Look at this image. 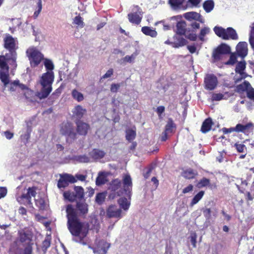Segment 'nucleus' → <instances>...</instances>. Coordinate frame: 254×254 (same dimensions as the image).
I'll list each match as a JSON object with an SVG mask.
<instances>
[{
  "instance_id": "nucleus-26",
  "label": "nucleus",
  "mask_w": 254,
  "mask_h": 254,
  "mask_svg": "<svg viewBox=\"0 0 254 254\" xmlns=\"http://www.w3.org/2000/svg\"><path fill=\"white\" fill-rule=\"evenodd\" d=\"M173 47L178 48L186 45L187 43V41L184 38L176 34L173 37Z\"/></svg>"
},
{
  "instance_id": "nucleus-52",
  "label": "nucleus",
  "mask_w": 254,
  "mask_h": 254,
  "mask_svg": "<svg viewBox=\"0 0 254 254\" xmlns=\"http://www.w3.org/2000/svg\"><path fill=\"white\" fill-rule=\"evenodd\" d=\"M222 54L217 49H216L213 52L212 54V57L215 60H219L221 59Z\"/></svg>"
},
{
  "instance_id": "nucleus-54",
  "label": "nucleus",
  "mask_w": 254,
  "mask_h": 254,
  "mask_svg": "<svg viewBox=\"0 0 254 254\" xmlns=\"http://www.w3.org/2000/svg\"><path fill=\"white\" fill-rule=\"evenodd\" d=\"M37 6H38V10L35 11L34 13V17L36 18L38 17V15L40 13L42 8V0H38L37 2Z\"/></svg>"
},
{
  "instance_id": "nucleus-42",
  "label": "nucleus",
  "mask_w": 254,
  "mask_h": 254,
  "mask_svg": "<svg viewBox=\"0 0 254 254\" xmlns=\"http://www.w3.org/2000/svg\"><path fill=\"white\" fill-rule=\"evenodd\" d=\"M106 196V193L104 192L98 193L96 196V202L99 204H101L104 201Z\"/></svg>"
},
{
  "instance_id": "nucleus-58",
  "label": "nucleus",
  "mask_w": 254,
  "mask_h": 254,
  "mask_svg": "<svg viewBox=\"0 0 254 254\" xmlns=\"http://www.w3.org/2000/svg\"><path fill=\"white\" fill-rule=\"evenodd\" d=\"M211 210L210 208H205L203 210V213L206 219H209L211 217Z\"/></svg>"
},
{
  "instance_id": "nucleus-6",
  "label": "nucleus",
  "mask_w": 254,
  "mask_h": 254,
  "mask_svg": "<svg viewBox=\"0 0 254 254\" xmlns=\"http://www.w3.org/2000/svg\"><path fill=\"white\" fill-rule=\"evenodd\" d=\"M4 46L5 48L9 51V54L12 56V62H16L17 54L16 50L17 48V40L16 38H13L9 34H7L4 39Z\"/></svg>"
},
{
  "instance_id": "nucleus-21",
  "label": "nucleus",
  "mask_w": 254,
  "mask_h": 254,
  "mask_svg": "<svg viewBox=\"0 0 254 254\" xmlns=\"http://www.w3.org/2000/svg\"><path fill=\"white\" fill-rule=\"evenodd\" d=\"M6 87H8L9 90L11 91H19V90H24L26 89V86L23 84L19 83L18 80H15L12 82L9 83V81H8V83L5 86Z\"/></svg>"
},
{
  "instance_id": "nucleus-10",
  "label": "nucleus",
  "mask_w": 254,
  "mask_h": 254,
  "mask_svg": "<svg viewBox=\"0 0 254 254\" xmlns=\"http://www.w3.org/2000/svg\"><path fill=\"white\" fill-rule=\"evenodd\" d=\"M18 234L20 242L28 244L25 249L24 254H31L32 249L31 246L29 245L32 237L31 233L28 231L21 230L19 231Z\"/></svg>"
},
{
  "instance_id": "nucleus-18",
  "label": "nucleus",
  "mask_w": 254,
  "mask_h": 254,
  "mask_svg": "<svg viewBox=\"0 0 254 254\" xmlns=\"http://www.w3.org/2000/svg\"><path fill=\"white\" fill-rule=\"evenodd\" d=\"M110 246L106 242L101 241L99 243L97 248L93 250V252L97 254H106Z\"/></svg>"
},
{
  "instance_id": "nucleus-47",
  "label": "nucleus",
  "mask_w": 254,
  "mask_h": 254,
  "mask_svg": "<svg viewBox=\"0 0 254 254\" xmlns=\"http://www.w3.org/2000/svg\"><path fill=\"white\" fill-rule=\"evenodd\" d=\"M44 65L47 70H52L54 69L53 63L50 60H48V59L45 60Z\"/></svg>"
},
{
  "instance_id": "nucleus-56",
  "label": "nucleus",
  "mask_w": 254,
  "mask_h": 254,
  "mask_svg": "<svg viewBox=\"0 0 254 254\" xmlns=\"http://www.w3.org/2000/svg\"><path fill=\"white\" fill-rule=\"evenodd\" d=\"M190 242L193 247V248L196 247V238L197 235L195 233H191L190 234Z\"/></svg>"
},
{
  "instance_id": "nucleus-23",
  "label": "nucleus",
  "mask_w": 254,
  "mask_h": 254,
  "mask_svg": "<svg viewBox=\"0 0 254 254\" xmlns=\"http://www.w3.org/2000/svg\"><path fill=\"white\" fill-rule=\"evenodd\" d=\"M248 44L246 42H239L236 47V50L238 55L242 57H244L247 55Z\"/></svg>"
},
{
  "instance_id": "nucleus-46",
  "label": "nucleus",
  "mask_w": 254,
  "mask_h": 254,
  "mask_svg": "<svg viewBox=\"0 0 254 254\" xmlns=\"http://www.w3.org/2000/svg\"><path fill=\"white\" fill-rule=\"evenodd\" d=\"M210 184V181L209 179L205 178L202 179L197 184V187L201 188L202 187H206Z\"/></svg>"
},
{
  "instance_id": "nucleus-8",
  "label": "nucleus",
  "mask_w": 254,
  "mask_h": 254,
  "mask_svg": "<svg viewBox=\"0 0 254 254\" xmlns=\"http://www.w3.org/2000/svg\"><path fill=\"white\" fill-rule=\"evenodd\" d=\"M74 191H66L64 192L63 195L65 199L69 201L73 202L76 199H81L84 197V191L82 187L75 186Z\"/></svg>"
},
{
  "instance_id": "nucleus-14",
  "label": "nucleus",
  "mask_w": 254,
  "mask_h": 254,
  "mask_svg": "<svg viewBox=\"0 0 254 254\" xmlns=\"http://www.w3.org/2000/svg\"><path fill=\"white\" fill-rule=\"evenodd\" d=\"M253 126L252 123H248L246 125L239 124L234 127L223 128L222 130L224 133H230L233 131L246 132L252 128Z\"/></svg>"
},
{
  "instance_id": "nucleus-35",
  "label": "nucleus",
  "mask_w": 254,
  "mask_h": 254,
  "mask_svg": "<svg viewBox=\"0 0 254 254\" xmlns=\"http://www.w3.org/2000/svg\"><path fill=\"white\" fill-rule=\"evenodd\" d=\"M250 83L248 81H244L243 83L240 84L237 86L236 91L238 92H242L243 91H247L250 86Z\"/></svg>"
},
{
  "instance_id": "nucleus-1",
  "label": "nucleus",
  "mask_w": 254,
  "mask_h": 254,
  "mask_svg": "<svg viewBox=\"0 0 254 254\" xmlns=\"http://www.w3.org/2000/svg\"><path fill=\"white\" fill-rule=\"evenodd\" d=\"M67 218V227L71 234L75 237L73 240L84 245L86 242L84 239L88 233V228L86 224L80 221L77 215V212L71 204L66 207Z\"/></svg>"
},
{
  "instance_id": "nucleus-4",
  "label": "nucleus",
  "mask_w": 254,
  "mask_h": 254,
  "mask_svg": "<svg viewBox=\"0 0 254 254\" xmlns=\"http://www.w3.org/2000/svg\"><path fill=\"white\" fill-rule=\"evenodd\" d=\"M11 57L9 54H6L5 56H0V79L5 86L9 81V67L7 62L10 60L12 61ZM12 62L14 66L16 67L15 63Z\"/></svg>"
},
{
  "instance_id": "nucleus-43",
  "label": "nucleus",
  "mask_w": 254,
  "mask_h": 254,
  "mask_svg": "<svg viewBox=\"0 0 254 254\" xmlns=\"http://www.w3.org/2000/svg\"><path fill=\"white\" fill-rule=\"evenodd\" d=\"M73 23L77 25L78 27L83 28L84 26L82 18L80 16H77L73 19Z\"/></svg>"
},
{
  "instance_id": "nucleus-30",
  "label": "nucleus",
  "mask_w": 254,
  "mask_h": 254,
  "mask_svg": "<svg viewBox=\"0 0 254 254\" xmlns=\"http://www.w3.org/2000/svg\"><path fill=\"white\" fill-rule=\"evenodd\" d=\"M105 152L102 150L95 149L90 153V156L94 160H98L102 158L105 156Z\"/></svg>"
},
{
  "instance_id": "nucleus-5",
  "label": "nucleus",
  "mask_w": 254,
  "mask_h": 254,
  "mask_svg": "<svg viewBox=\"0 0 254 254\" xmlns=\"http://www.w3.org/2000/svg\"><path fill=\"white\" fill-rule=\"evenodd\" d=\"M213 30L216 35L223 39L237 40L238 39L236 31L231 27L224 29L222 27L215 26Z\"/></svg>"
},
{
  "instance_id": "nucleus-24",
  "label": "nucleus",
  "mask_w": 254,
  "mask_h": 254,
  "mask_svg": "<svg viewBox=\"0 0 254 254\" xmlns=\"http://www.w3.org/2000/svg\"><path fill=\"white\" fill-rule=\"evenodd\" d=\"M121 187V182L120 180L118 179H116L114 180L112 183L111 184L110 189L113 191H115L117 195L120 196L123 194V191L119 190H118Z\"/></svg>"
},
{
  "instance_id": "nucleus-17",
  "label": "nucleus",
  "mask_w": 254,
  "mask_h": 254,
  "mask_svg": "<svg viewBox=\"0 0 254 254\" xmlns=\"http://www.w3.org/2000/svg\"><path fill=\"white\" fill-rule=\"evenodd\" d=\"M245 68L246 63L245 62H241L238 63L235 69L237 73L235 78L237 82L246 77L247 75L244 71Z\"/></svg>"
},
{
  "instance_id": "nucleus-38",
  "label": "nucleus",
  "mask_w": 254,
  "mask_h": 254,
  "mask_svg": "<svg viewBox=\"0 0 254 254\" xmlns=\"http://www.w3.org/2000/svg\"><path fill=\"white\" fill-rule=\"evenodd\" d=\"M71 95L72 97L78 102H81L84 99L83 95L76 89H73L72 91Z\"/></svg>"
},
{
  "instance_id": "nucleus-60",
  "label": "nucleus",
  "mask_w": 254,
  "mask_h": 254,
  "mask_svg": "<svg viewBox=\"0 0 254 254\" xmlns=\"http://www.w3.org/2000/svg\"><path fill=\"white\" fill-rule=\"evenodd\" d=\"M113 74V69L112 68L109 69L106 73L102 76V79H105L110 77Z\"/></svg>"
},
{
  "instance_id": "nucleus-9",
  "label": "nucleus",
  "mask_w": 254,
  "mask_h": 254,
  "mask_svg": "<svg viewBox=\"0 0 254 254\" xmlns=\"http://www.w3.org/2000/svg\"><path fill=\"white\" fill-rule=\"evenodd\" d=\"M36 194L35 189L34 188H29L22 195L17 196L16 199L21 204L31 205L32 204L31 197H35Z\"/></svg>"
},
{
  "instance_id": "nucleus-31",
  "label": "nucleus",
  "mask_w": 254,
  "mask_h": 254,
  "mask_svg": "<svg viewBox=\"0 0 254 254\" xmlns=\"http://www.w3.org/2000/svg\"><path fill=\"white\" fill-rule=\"evenodd\" d=\"M212 125V120L210 118L206 119L202 123L201 131L203 133H206L209 131Z\"/></svg>"
},
{
  "instance_id": "nucleus-61",
  "label": "nucleus",
  "mask_w": 254,
  "mask_h": 254,
  "mask_svg": "<svg viewBox=\"0 0 254 254\" xmlns=\"http://www.w3.org/2000/svg\"><path fill=\"white\" fill-rule=\"evenodd\" d=\"M120 87V85L119 84H112L111 86V91L112 92L116 93L118 91Z\"/></svg>"
},
{
  "instance_id": "nucleus-33",
  "label": "nucleus",
  "mask_w": 254,
  "mask_h": 254,
  "mask_svg": "<svg viewBox=\"0 0 254 254\" xmlns=\"http://www.w3.org/2000/svg\"><path fill=\"white\" fill-rule=\"evenodd\" d=\"M196 174V171L191 169H188L183 172L182 176L186 179H190L193 178Z\"/></svg>"
},
{
  "instance_id": "nucleus-22",
  "label": "nucleus",
  "mask_w": 254,
  "mask_h": 254,
  "mask_svg": "<svg viewBox=\"0 0 254 254\" xmlns=\"http://www.w3.org/2000/svg\"><path fill=\"white\" fill-rule=\"evenodd\" d=\"M184 17L189 20H195L201 23H204V20L200 14L196 12L191 11L184 14Z\"/></svg>"
},
{
  "instance_id": "nucleus-49",
  "label": "nucleus",
  "mask_w": 254,
  "mask_h": 254,
  "mask_svg": "<svg viewBox=\"0 0 254 254\" xmlns=\"http://www.w3.org/2000/svg\"><path fill=\"white\" fill-rule=\"evenodd\" d=\"M247 97L253 100H254V89L252 87L251 85L247 91Z\"/></svg>"
},
{
  "instance_id": "nucleus-50",
  "label": "nucleus",
  "mask_w": 254,
  "mask_h": 254,
  "mask_svg": "<svg viewBox=\"0 0 254 254\" xmlns=\"http://www.w3.org/2000/svg\"><path fill=\"white\" fill-rule=\"evenodd\" d=\"M237 61V56L235 54L233 53L231 55L229 60L226 63L228 65H233Z\"/></svg>"
},
{
  "instance_id": "nucleus-15",
  "label": "nucleus",
  "mask_w": 254,
  "mask_h": 254,
  "mask_svg": "<svg viewBox=\"0 0 254 254\" xmlns=\"http://www.w3.org/2000/svg\"><path fill=\"white\" fill-rule=\"evenodd\" d=\"M218 83L217 77L213 74H208L204 79L205 88L212 90L215 88Z\"/></svg>"
},
{
  "instance_id": "nucleus-45",
  "label": "nucleus",
  "mask_w": 254,
  "mask_h": 254,
  "mask_svg": "<svg viewBox=\"0 0 254 254\" xmlns=\"http://www.w3.org/2000/svg\"><path fill=\"white\" fill-rule=\"evenodd\" d=\"M185 0H169V3L174 9H176L181 5Z\"/></svg>"
},
{
  "instance_id": "nucleus-48",
  "label": "nucleus",
  "mask_w": 254,
  "mask_h": 254,
  "mask_svg": "<svg viewBox=\"0 0 254 254\" xmlns=\"http://www.w3.org/2000/svg\"><path fill=\"white\" fill-rule=\"evenodd\" d=\"M249 42L251 46H254V23L251 27V30L250 33Z\"/></svg>"
},
{
  "instance_id": "nucleus-29",
  "label": "nucleus",
  "mask_w": 254,
  "mask_h": 254,
  "mask_svg": "<svg viewBox=\"0 0 254 254\" xmlns=\"http://www.w3.org/2000/svg\"><path fill=\"white\" fill-rule=\"evenodd\" d=\"M186 23L184 21H181L177 23V34L183 35L186 33Z\"/></svg>"
},
{
  "instance_id": "nucleus-36",
  "label": "nucleus",
  "mask_w": 254,
  "mask_h": 254,
  "mask_svg": "<svg viewBox=\"0 0 254 254\" xmlns=\"http://www.w3.org/2000/svg\"><path fill=\"white\" fill-rule=\"evenodd\" d=\"M214 3L212 0H208L205 1L203 7L206 12H210L214 8Z\"/></svg>"
},
{
  "instance_id": "nucleus-59",
  "label": "nucleus",
  "mask_w": 254,
  "mask_h": 254,
  "mask_svg": "<svg viewBox=\"0 0 254 254\" xmlns=\"http://www.w3.org/2000/svg\"><path fill=\"white\" fill-rule=\"evenodd\" d=\"M235 146L239 152H243L245 149V146L244 144L236 143Z\"/></svg>"
},
{
  "instance_id": "nucleus-34",
  "label": "nucleus",
  "mask_w": 254,
  "mask_h": 254,
  "mask_svg": "<svg viewBox=\"0 0 254 254\" xmlns=\"http://www.w3.org/2000/svg\"><path fill=\"white\" fill-rule=\"evenodd\" d=\"M176 128L175 124L172 119H169L165 127V131L168 133H172Z\"/></svg>"
},
{
  "instance_id": "nucleus-57",
  "label": "nucleus",
  "mask_w": 254,
  "mask_h": 254,
  "mask_svg": "<svg viewBox=\"0 0 254 254\" xmlns=\"http://www.w3.org/2000/svg\"><path fill=\"white\" fill-rule=\"evenodd\" d=\"M50 240L47 238L43 242L42 248L46 251L50 246Z\"/></svg>"
},
{
  "instance_id": "nucleus-27",
  "label": "nucleus",
  "mask_w": 254,
  "mask_h": 254,
  "mask_svg": "<svg viewBox=\"0 0 254 254\" xmlns=\"http://www.w3.org/2000/svg\"><path fill=\"white\" fill-rule=\"evenodd\" d=\"M107 173L104 172H100L96 180V184L97 186H101L105 184L107 181Z\"/></svg>"
},
{
  "instance_id": "nucleus-12",
  "label": "nucleus",
  "mask_w": 254,
  "mask_h": 254,
  "mask_svg": "<svg viewBox=\"0 0 254 254\" xmlns=\"http://www.w3.org/2000/svg\"><path fill=\"white\" fill-rule=\"evenodd\" d=\"M60 132L67 137V139L74 140L76 138L77 134L75 132L73 126L71 123L63 124L60 129Z\"/></svg>"
},
{
  "instance_id": "nucleus-2",
  "label": "nucleus",
  "mask_w": 254,
  "mask_h": 254,
  "mask_svg": "<svg viewBox=\"0 0 254 254\" xmlns=\"http://www.w3.org/2000/svg\"><path fill=\"white\" fill-rule=\"evenodd\" d=\"M54 79V75L53 71H47L42 74L39 80L42 88L40 91L36 92L35 94V95L40 99L46 98L52 91V84Z\"/></svg>"
},
{
  "instance_id": "nucleus-41",
  "label": "nucleus",
  "mask_w": 254,
  "mask_h": 254,
  "mask_svg": "<svg viewBox=\"0 0 254 254\" xmlns=\"http://www.w3.org/2000/svg\"><path fill=\"white\" fill-rule=\"evenodd\" d=\"M210 32V28L207 27L201 29L198 36L199 40L202 42L205 41L204 37Z\"/></svg>"
},
{
  "instance_id": "nucleus-28",
  "label": "nucleus",
  "mask_w": 254,
  "mask_h": 254,
  "mask_svg": "<svg viewBox=\"0 0 254 254\" xmlns=\"http://www.w3.org/2000/svg\"><path fill=\"white\" fill-rule=\"evenodd\" d=\"M141 31L144 34L149 36L152 38H155L157 36V32L156 30L148 26L142 27Z\"/></svg>"
},
{
  "instance_id": "nucleus-3",
  "label": "nucleus",
  "mask_w": 254,
  "mask_h": 254,
  "mask_svg": "<svg viewBox=\"0 0 254 254\" xmlns=\"http://www.w3.org/2000/svg\"><path fill=\"white\" fill-rule=\"evenodd\" d=\"M123 187H124V191L125 194L128 197V199H127L126 197H121L118 200V202L120 206L125 211H127L130 205V199L131 198V190H132V180L131 177L128 175H125L123 178Z\"/></svg>"
},
{
  "instance_id": "nucleus-51",
  "label": "nucleus",
  "mask_w": 254,
  "mask_h": 254,
  "mask_svg": "<svg viewBox=\"0 0 254 254\" xmlns=\"http://www.w3.org/2000/svg\"><path fill=\"white\" fill-rule=\"evenodd\" d=\"M30 130L28 128L26 132L24 134L20 136L21 139L25 143L28 142L30 138Z\"/></svg>"
},
{
  "instance_id": "nucleus-63",
  "label": "nucleus",
  "mask_w": 254,
  "mask_h": 254,
  "mask_svg": "<svg viewBox=\"0 0 254 254\" xmlns=\"http://www.w3.org/2000/svg\"><path fill=\"white\" fill-rule=\"evenodd\" d=\"M74 177L77 180H78L81 181H84L87 178V176L77 174Z\"/></svg>"
},
{
  "instance_id": "nucleus-37",
  "label": "nucleus",
  "mask_w": 254,
  "mask_h": 254,
  "mask_svg": "<svg viewBox=\"0 0 254 254\" xmlns=\"http://www.w3.org/2000/svg\"><path fill=\"white\" fill-rule=\"evenodd\" d=\"M136 136V132L134 129H128L126 130V139L129 141L133 140Z\"/></svg>"
},
{
  "instance_id": "nucleus-16",
  "label": "nucleus",
  "mask_w": 254,
  "mask_h": 254,
  "mask_svg": "<svg viewBox=\"0 0 254 254\" xmlns=\"http://www.w3.org/2000/svg\"><path fill=\"white\" fill-rule=\"evenodd\" d=\"M107 216L109 218H117L120 219L122 217V211L116 205H110L106 211Z\"/></svg>"
},
{
  "instance_id": "nucleus-64",
  "label": "nucleus",
  "mask_w": 254,
  "mask_h": 254,
  "mask_svg": "<svg viewBox=\"0 0 254 254\" xmlns=\"http://www.w3.org/2000/svg\"><path fill=\"white\" fill-rule=\"evenodd\" d=\"M193 189V186L192 185H189L188 187L185 188L183 190V192L184 193H186L188 192H189L192 190Z\"/></svg>"
},
{
  "instance_id": "nucleus-55",
  "label": "nucleus",
  "mask_w": 254,
  "mask_h": 254,
  "mask_svg": "<svg viewBox=\"0 0 254 254\" xmlns=\"http://www.w3.org/2000/svg\"><path fill=\"white\" fill-rule=\"evenodd\" d=\"M224 95L221 93H214L212 96V101H220L223 98Z\"/></svg>"
},
{
  "instance_id": "nucleus-32",
  "label": "nucleus",
  "mask_w": 254,
  "mask_h": 254,
  "mask_svg": "<svg viewBox=\"0 0 254 254\" xmlns=\"http://www.w3.org/2000/svg\"><path fill=\"white\" fill-rule=\"evenodd\" d=\"M138 55V52L137 51H135L134 53H133L130 56H126L125 57L123 58L120 60V63L121 64H125L126 63H132L135 59L136 58V56Z\"/></svg>"
},
{
  "instance_id": "nucleus-7",
  "label": "nucleus",
  "mask_w": 254,
  "mask_h": 254,
  "mask_svg": "<svg viewBox=\"0 0 254 254\" xmlns=\"http://www.w3.org/2000/svg\"><path fill=\"white\" fill-rule=\"evenodd\" d=\"M31 66H37L44 59L43 54L35 47H30L26 51Z\"/></svg>"
},
{
  "instance_id": "nucleus-25",
  "label": "nucleus",
  "mask_w": 254,
  "mask_h": 254,
  "mask_svg": "<svg viewBox=\"0 0 254 254\" xmlns=\"http://www.w3.org/2000/svg\"><path fill=\"white\" fill-rule=\"evenodd\" d=\"M86 110L80 105H77L72 109L73 116L78 119H81L86 113Z\"/></svg>"
},
{
  "instance_id": "nucleus-39",
  "label": "nucleus",
  "mask_w": 254,
  "mask_h": 254,
  "mask_svg": "<svg viewBox=\"0 0 254 254\" xmlns=\"http://www.w3.org/2000/svg\"><path fill=\"white\" fill-rule=\"evenodd\" d=\"M223 55L230 53V47L226 44H222L217 48Z\"/></svg>"
},
{
  "instance_id": "nucleus-11",
  "label": "nucleus",
  "mask_w": 254,
  "mask_h": 254,
  "mask_svg": "<svg viewBox=\"0 0 254 254\" xmlns=\"http://www.w3.org/2000/svg\"><path fill=\"white\" fill-rule=\"evenodd\" d=\"M142 14V9L138 6H134L128 14V20L131 23L138 24L141 21Z\"/></svg>"
},
{
  "instance_id": "nucleus-44",
  "label": "nucleus",
  "mask_w": 254,
  "mask_h": 254,
  "mask_svg": "<svg viewBox=\"0 0 254 254\" xmlns=\"http://www.w3.org/2000/svg\"><path fill=\"white\" fill-rule=\"evenodd\" d=\"M35 203L40 209L44 210L46 207L45 200L42 198L35 199Z\"/></svg>"
},
{
  "instance_id": "nucleus-40",
  "label": "nucleus",
  "mask_w": 254,
  "mask_h": 254,
  "mask_svg": "<svg viewBox=\"0 0 254 254\" xmlns=\"http://www.w3.org/2000/svg\"><path fill=\"white\" fill-rule=\"evenodd\" d=\"M204 193V192L203 191H200L196 194L192 199V201L190 202V205L192 206L194 204H196L202 198Z\"/></svg>"
},
{
  "instance_id": "nucleus-53",
  "label": "nucleus",
  "mask_w": 254,
  "mask_h": 254,
  "mask_svg": "<svg viewBox=\"0 0 254 254\" xmlns=\"http://www.w3.org/2000/svg\"><path fill=\"white\" fill-rule=\"evenodd\" d=\"M184 35H185V37L190 40V41H194L197 39V35L194 33H188L186 32Z\"/></svg>"
},
{
  "instance_id": "nucleus-62",
  "label": "nucleus",
  "mask_w": 254,
  "mask_h": 254,
  "mask_svg": "<svg viewBox=\"0 0 254 254\" xmlns=\"http://www.w3.org/2000/svg\"><path fill=\"white\" fill-rule=\"evenodd\" d=\"M7 193V189L5 187H0V199L4 197Z\"/></svg>"
},
{
  "instance_id": "nucleus-19",
  "label": "nucleus",
  "mask_w": 254,
  "mask_h": 254,
  "mask_svg": "<svg viewBox=\"0 0 254 254\" xmlns=\"http://www.w3.org/2000/svg\"><path fill=\"white\" fill-rule=\"evenodd\" d=\"M74 209L79 215L86 214L88 211V204L84 201H79L76 202V209Z\"/></svg>"
},
{
  "instance_id": "nucleus-20",
  "label": "nucleus",
  "mask_w": 254,
  "mask_h": 254,
  "mask_svg": "<svg viewBox=\"0 0 254 254\" xmlns=\"http://www.w3.org/2000/svg\"><path fill=\"white\" fill-rule=\"evenodd\" d=\"M77 132L81 135H85L90 128L88 124L82 121H78L76 123Z\"/></svg>"
},
{
  "instance_id": "nucleus-13",
  "label": "nucleus",
  "mask_w": 254,
  "mask_h": 254,
  "mask_svg": "<svg viewBox=\"0 0 254 254\" xmlns=\"http://www.w3.org/2000/svg\"><path fill=\"white\" fill-rule=\"evenodd\" d=\"M77 182L75 177L70 174H64L61 175L58 183V187L59 189L65 188L69 185V183H74Z\"/></svg>"
}]
</instances>
